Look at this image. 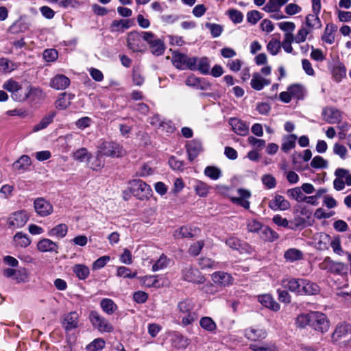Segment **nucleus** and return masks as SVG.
<instances>
[{"label": "nucleus", "mask_w": 351, "mask_h": 351, "mask_svg": "<svg viewBox=\"0 0 351 351\" xmlns=\"http://www.w3.org/2000/svg\"><path fill=\"white\" fill-rule=\"evenodd\" d=\"M37 250L40 252H54L58 253V244L49 239H43L37 243Z\"/></svg>", "instance_id": "nucleus-15"}, {"label": "nucleus", "mask_w": 351, "mask_h": 351, "mask_svg": "<svg viewBox=\"0 0 351 351\" xmlns=\"http://www.w3.org/2000/svg\"><path fill=\"white\" fill-rule=\"evenodd\" d=\"M319 267L322 270L332 273L338 272L343 269L341 264L333 262L329 257L325 258L323 262L319 265Z\"/></svg>", "instance_id": "nucleus-24"}, {"label": "nucleus", "mask_w": 351, "mask_h": 351, "mask_svg": "<svg viewBox=\"0 0 351 351\" xmlns=\"http://www.w3.org/2000/svg\"><path fill=\"white\" fill-rule=\"evenodd\" d=\"M70 84L69 79L64 75H56L51 82V86L57 90H64Z\"/></svg>", "instance_id": "nucleus-26"}, {"label": "nucleus", "mask_w": 351, "mask_h": 351, "mask_svg": "<svg viewBox=\"0 0 351 351\" xmlns=\"http://www.w3.org/2000/svg\"><path fill=\"white\" fill-rule=\"evenodd\" d=\"M350 325L348 324H339L332 335V340L334 341H341L344 337H346L348 335Z\"/></svg>", "instance_id": "nucleus-30"}, {"label": "nucleus", "mask_w": 351, "mask_h": 351, "mask_svg": "<svg viewBox=\"0 0 351 351\" xmlns=\"http://www.w3.org/2000/svg\"><path fill=\"white\" fill-rule=\"evenodd\" d=\"M238 197H232L231 201L245 209L250 208V202L249 199L251 197V192L244 189H239L237 191Z\"/></svg>", "instance_id": "nucleus-12"}, {"label": "nucleus", "mask_w": 351, "mask_h": 351, "mask_svg": "<svg viewBox=\"0 0 351 351\" xmlns=\"http://www.w3.org/2000/svg\"><path fill=\"white\" fill-rule=\"evenodd\" d=\"M143 32H131L127 36V45L134 52L143 51L145 47L142 40Z\"/></svg>", "instance_id": "nucleus-8"}, {"label": "nucleus", "mask_w": 351, "mask_h": 351, "mask_svg": "<svg viewBox=\"0 0 351 351\" xmlns=\"http://www.w3.org/2000/svg\"><path fill=\"white\" fill-rule=\"evenodd\" d=\"M331 237L326 233H319L315 240L316 247L319 250H326L328 248L329 243L330 242Z\"/></svg>", "instance_id": "nucleus-33"}, {"label": "nucleus", "mask_w": 351, "mask_h": 351, "mask_svg": "<svg viewBox=\"0 0 351 351\" xmlns=\"http://www.w3.org/2000/svg\"><path fill=\"white\" fill-rule=\"evenodd\" d=\"M297 136L295 134H291L286 136L282 144V150L285 152H288L290 149H292L295 146V141Z\"/></svg>", "instance_id": "nucleus-44"}, {"label": "nucleus", "mask_w": 351, "mask_h": 351, "mask_svg": "<svg viewBox=\"0 0 351 351\" xmlns=\"http://www.w3.org/2000/svg\"><path fill=\"white\" fill-rule=\"evenodd\" d=\"M172 58L173 64L177 69L195 70V57H190L184 53H177L173 56Z\"/></svg>", "instance_id": "nucleus-6"}, {"label": "nucleus", "mask_w": 351, "mask_h": 351, "mask_svg": "<svg viewBox=\"0 0 351 351\" xmlns=\"http://www.w3.org/2000/svg\"><path fill=\"white\" fill-rule=\"evenodd\" d=\"M258 300L261 304L274 311L280 310L279 304L269 294L259 295Z\"/></svg>", "instance_id": "nucleus-25"}, {"label": "nucleus", "mask_w": 351, "mask_h": 351, "mask_svg": "<svg viewBox=\"0 0 351 351\" xmlns=\"http://www.w3.org/2000/svg\"><path fill=\"white\" fill-rule=\"evenodd\" d=\"M34 207L37 215L43 217H47L53 212L52 204L43 197H38L34 200Z\"/></svg>", "instance_id": "nucleus-9"}, {"label": "nucleus", "mask_w": 351, "mask_h": 351, "mask_svg": "<svg viewBox=\"0 0 351 351\" xmlns=\"http://www.w3.org/2000/svg\"><path fill=\"white\" fill-rule=\"evenodd\" d=\"M302 291L300 295H312L317 294L319 291V287L315 282H311L306 279L301 280Z\"/></svg>", "instance_id": "nucleus-20"}, {"label": "nucleus", "mask_w": 351, "mask_h": 351, "mask_svg": "<svg viewBox=\"0 0 351 351\" xmlns=\"http://www.w3.org/2000/svg\"><path fill=\"white\" fill-rule=\"evenodd\" d=\"M336 31L337 26L332 24L327 25L324 35L322 36V40L328 44H332L335 40Z\"/></svg>", "instance_id": "nucleus-35"}, {"label": "nucleus", "mask_w": 351, "mask_h": 351, "mask_svg": "<svg viewBox=\"0 0 351 351\" xmlns=\"http://www.w3.org/2000/svg\"><path fill=\"white\" fill-rule=\"evenodd\" d=\"M199 324L203 329L208 332H214L217 328L215 322L210 317H203L201 318Z\"/></svg>", "instance_id": "nucleus-45"}, {"label": "nucleus", "mask_w": 351, "mask_h": 351, "mask_svg": "<svg viewBox=\"0 0 351 351\" xmlns=\"http://www.w3.org/2000/svg\"><path fill=\"white\" fill-rule=\"evenodd\" d=\"M245 337L250 341H261L267 336L266 331L260 328L251 327L245 330Z\"/></svg>", "instance_id": "nucleus-17"}, {"label": "nucleus", "mask_w": 351, "mask_h": 351, "mask_svg": "<svg viewBox=\"0 0 351 351\" xmlns=\"http://www.w3.org/2000/svg\"><path fill=\"white\" fill-rule=\"evenodd\" d=\"M133 25V22L130 19H119L114 20L110 25V31L111 32L122 33L125 30L130 28Z\"/></svg>", "instance_id": "nucleus-18"}, {"label": "nucleus", "mask_w": 351, "mask_h": 351, "mask_svg": "<svg viewBox=\"0 0 351 351\" xmlns=\"http://www.w3.org/2000/svg\"><path fill=\"white\" fill-rule=\"evenodd\" d=\"M79 315L73 311L66 314L64 318L63 326L66 330H71L78 326Z\"/></svg>", "instance_id": "nucleus-22"}, {"label": "nucleus", "mask_w": 351, "mask_h": 351, "mask_svg": "<svg viewBox=\"0 0 351 351\" xmlns=\"http://www.w3.org/2000/svg\"><path fill=\"white\" fill-rule=\"evenodd\" d=\"M229 123L232 130L238 135L246 136L249 132V126L237 118H230Z\"/></svg>", "instance_id": "nucleus-16"}, {"label": "nucleus", "mask_w": 351, "mask_h": 351, "mask_svg": "<svg viewBox=\"0 0 351 351\" xmlns=\"http://www.w3.org/2000/svg\"><path fill=\"white\" fill-rule=\"evenodd\" d=\"M281 48V43L277 39H271L267 45V51L272 55L276 56Z\"/></svg>", "instance_id": "nucleus-57"}, {"label": "nucleus", "mask_w": 351, "mask_h": 351, "mask_svg": "<svg viewBox=\"0 0 351 351\" xmlns=\"http://www.w3.org/2000/svg\"><path fill=\"white\" fill-rule=\"evenodd\" d=\"M295 42L293 35H285L284 39L281 43V47L288 53H291L293 51V47L291 43Z\"/></svg>", "instance_id": "nucleus-56"}, {"label": "nucleus", "mask_w": 351, "mask_h": 351, "mask_svg": "<svg viewBox=\"0 0 351 351\" xmlns=\"http://www.w3.org/2000/svg\"><path fill=\"white\" fill-rule=\"evenodd\" d=\"M29 219V216L25 210H18L12 213L8 218L9 226L19 228L24 226Z\"/></svg>", "instance_id": "nucleus-10"}, {"label": "nucleus", "mask_w": 351, "mask_h": 351, "mask_svg": "<svg viewBox=\"0 0 351 351\" xmlns=\"http://www.w3.org/2000/svg\"><path fill=\"white\" fill-rule=\"evenodd\" d=\"M99 156L121 158L125 155V151L123 147L117 142L104 141L101 142L97 146Z\"/></svg>", "instance_id": "nucleus-2"}, {"label": "nucleus", "mask_w": 351, "mask_h": 351, "mask_svg": "<svg viewBox=\"0 0 351 351\" xmlns=\"http://www.w3.org/2000/svg\"><path fill=\"white\" fill-rule=\"evenodd\" d=\"M301 280L297 278H285L281 281V285L286 289H288L290 291L294 292L298 295H300V291L298 290V287L301 286Z\"/></svg>", "instance_id": "nucleus-28"}, {"label": "nucleus", "mask_w": 351, "mask_h": 351, "mask_svg": "<svg viewBox=\"0 0 351 351\" xmlns=\"http://www.w3.org/2000/svg\"><path fill=\"white\" fill-rule=\"evenodd\" d=\"M271 80L263 77L260 73H254L251 80V86L256 90H261L265 86L269 85Z\"/></svg>", "instance_id": "nucleus-21"}, {"label": "nucleus", "mask_w": 351, "mask_h": 351, "mask_svg": "<svg viewBox=\"0 0 351 351\" xmlns=\"http://www.w3.org/2000/svg\"><path fill=\"white\" fill-rule=\"evenodd\" d=\"M269 207L273 210H286L290 208V203L282 195H276L269 201Z\"/></svg>", "instance_id": "nucleus-14"}, {"label": "nucleus", "mask_w": 351, "mask_h": 351, "mask_svg": "<svg viewBox=\"0 0 351 351\" xmlns=\"http://www.w3.org/2000/svg\"><path fill=\"white\" fill-rule=\"evenodd\" d=\"M182 278L188 282L194 283H203L204 282V278L201 275L199 270L191 266H187L182 270Z\"/></svg>", "instance_id": "nucleus-11"}, {"label": "nucleus", "mask_w": 351, "mask_h": 351, "mask_svg": "<svg viewBox=\"0 0 351 351\" xmlns=\"http://www.w3.org/2000/svg\"><path fill=\"white\" fill-rule=\"evenodd\" d=\"M311 32L310 29L307 27L302 25L298 30L295 36H294L295 42L296 43H301L306 40L307 36Z\"/></svg>", "instance_id": "nucleus-52"}, {"label": "nucleus", "mask_w": 351, "mask_h": 351, "mask_svg": "<svg viewBox=\"0 0 351 351\" xmlns=\"http://www.w3.org/2000/svg\"><path fill=\"white\" fill-rule=\"evenodd\" d=\"M195 70L204 75L209 73L210 63L208 58L205 57H195Z\"/></svg>", "instance_id": "nucleus-37"}, {"label": "nucleus", "mask_w": 351, "mask_h": 351, "mask_svg": "<svg viewBox=\"0 0 351 351\" xmlns=\"http://www.w3.org/2000/svg\"><path fill=\"white\" fill-rule=\"evenodd\" d=\"M56 116L55 112H51L45 117H44L40 121L36 124L33 128V132H36L46 128L51 123H52L54 117Z\"/></svg>", "instance_id": "nucleus-36"}, {"label": "nucleus", "mask_w": 351, "mask_h": 351, "mask_svg": "<svg viewBox=\"0 0 351 351\" xmlns=\"http://www.w3.org/2000/svg\"><path fill=\"white\" fill-rule=\"evenodd\" d=\"M3 88L12 94V98L16 101L26 100L31 93L32 88L29 86L23 87L16 81L10 79L5 82Z\"/></svg>", "instance_id": "nucleus-1"}, {"label": "nucleus", "mask_w": 351, "mask_h": 351, "mask_svg": "<svg viewBox=\"0 0 351 351\" xmlns=\"http://www.w3.org/2000/svg\"><path fill=\"white\" fill-rule=\"evenodd\" d=\"M16 68V64L5 58H0V70L4 73H10Z\"/></svg>", "instance_id": "nucleus-50"}, {"label": "nucleus", "mask_w": 351, "mask_h": 351, "mask_svg": "<svg viewBox=\"0 0 351 351\" xmlns=\"http://www.w3.org/2000/svg\"><path fill=\"white\" fill-rule=\"evenodd\" d=\"M14 243L18 247H27L31 243V240L26 234L17 232L14 236Z\"/></svg>", "instance_id": "nucleus-38"}, {"label": "nucleus", "mask_w": 351, "mask_h": 351, "mask_svg": "<svg viewBox=\"0 0 351 351\" xmlns=\"http://www.w3.org/2000/svg\"><path fill=\"white\" fill-rule=\"evenodd\" d=\"M32 160L27 155L21 156L13 165V169L19 171H26L31 165Z\"/></svg>", "instance_id": "nucleus-32"}, {"label": "nucleus", "mask_w": 351, "mask_h": 351, "mask_svg": "<svg viewBox=\"0 0 351 351\" xmlns=\"http://www.w3.org/2000/svg\"><path fill=\"white\" fill-rule=\"evenodd\" d=\"M73 271L77 277L80 280H84L89 276V268L82 264H77L73 266Z\"/></svg>", "instance_id": "nucleus-41"}, {"label": "nucleus", "mask_w": 351, "mask_h": 351, "mask_svg": "<svg viewBox=\"0 0 351 351\" xmlns=\"http://www.w3.org/2000/svg\"><path fill=\"white\" fill-rule=\"evenodd\" d=\"M101 308L102 310L108 315L113 314L117 309V306L111 300L108 298H104L101 301Z\"/></svg>", "instance_id": "nucleus-40"}, {"label": "nucleus", "mask_w": 351, "mask_h": 351, "mask_svg": "<svg viewBox=\"0 0 351 351\" xmlns=\"http://www.w3.org/2000/svg\"><path fill=\"white\" fill-rule=\"evenodd\" d=\"M169 259L165 255H161L152 266V271H156L167 267Z\"/></svg>", "instance_id": "nucleus-60"}, {"label": "nucleus", "mask_w": 351, "mask_h": 351, "mask_svg": "<svg viewBox=\"0 0 351 351\" xmlns=\"http://www.w3.org/2000/svg\"><path fill=\"white\" fill-rule=\"evenodd\" d=\"M228 14L231 21L234 23H240L243 19V15L239 10L230 9L228 11Z\"/></svg>", "instance_id": "nucleus-63"}, {"label": "nucleus", "mask_w": 351, "mask_h": 351, "mask_svg": "<svg viewBox=\"0 0 351 351\" xmlns=\"http://www.w3.org/2000/svg\"><path fill=\"white\" fill-rule=\"evenodd\" d=\"M137 272H132L130 268L124 266H120L117 267V276L119 277L134 278L136 276Z\"/></svg>", "instance_id": "nucleus-53"}, {"label": "nucleus", "mask_w": 351, "mask_h": 351, "mask_svg": "<svg viewBox=\"0 0 351 351\" xmlns=\"http://www.w3.org/2000/svg\"><path fill=\"white\" fill-rule=\"evenodd\" d=\"M304 26L307 27V28L310 29L311 31L315 27H320V20L317 16V14L307 15L306 17V23Z\"/></svg>", "instance_id": "nucleus-49"}, {"label": "nucleus", "mask_w": 351, "mask_h": 351, "mask_svg": "<svg viewBox=\"0 0 351 351\" xmlns=\"http://www.w3.org/2000/svg\"><path fill=\"white\" fill-rule=\"evenodd\" d=\"M72 98L73 96L71 95L62 93L56 102V107L62 110L66 108L70 105Z\"/></svg>", "instance_id": "nucleus-46"}, {"label": "nucleus", "mask_w": 351, "mask_h": 351, "mask_svg": "<svg viewBox=\"0 0 351 351\" xmlns=\"http://www.w3.org/2000/svg\"><path fill=\"white\" fill-rule=\"evenodd\" d=\"M210 187L205 182L197 180L194 185V190L197 195L200 197H205L208 195Z\"/></svg>", "instance_id": "nucleus-43"}, {"label": "nucleus", "mask_w": 351, "mask_h": 351, "mask_svg": "<svg viewBox=\"0 0 351 351\" xmlns=\"http://www.w3.org/2000/svg\"><path fill=\"white\" fill-rule=\"evenodd\" d=\"M104 346L105 341L101 338H97L88 344L86 346V351H99L104 347Z\"/></svg>", "instance_id": "nucleus-58"}, {"label": "nucleus", "mask_w": 351, "mask_h": 351, "mask_svg": "<svg viewBox=\"0 0 351 351\" xmlns=\"http://www.w3.org/2000/svg\"><path fill=\"white\" fill-rule=\"evenodd\" d=\"M285 258L289 262L301 260L303 257L302 252L295 248H290L285 252Z\"/></svg>", "instance_id": "nucleus-39"}, {"label": "nucleus", "mask_w": 351, "mask_h": 351, "mask_svg": "<svg viewBox=\"0 0 351 351\" xmlns=\"http://www.w3.org/2000/svg\"><path fill=\"white\" fill-rule=\"evenodd\" d=\"M205 26L210 30L211 35L214 38L219 37L223 32V27L219 24L206 23Z\"/></svg>", "instance_id": "nucleus-61"}, {"label": "nucleus", "mask_w": 351, "mask_h": 351, "mask_svg": "<svg viewBox=\"0 0 351 351\" xmlns=\"http://www.w3.org/2000/svg\"><path fill=\"white\" fill-rule=\"evenodd\" d=\"M332 77L337 82L341 81L346 77V71L344 66L339 64L332 69Z\"/></svg>", "instance_id": "nucleus-54"}, {"label": "nucleus", "mask_w": 351, "mask_h": 351, "mask_svg": "<svg viewBox=\"0 0 351 351\" xmlns=\"http://www.w3.org/2000/svg\"><path fill=\"white\" fill-rule=\"evenodd\" d=\"M206 176L212 180H216L221 176V171L219 168L214 166H208L204 169Z\"/></svg>", "instance_id": "nucleus-48"}, {"label": "nucleus", "mask_w": 351, "mask_h": 351, "mask_svg": "<svg viewBox=\"0 0 351 351\" xmlns=\"http://www.w3.org/2000/svg\"><path fill=\"white\" fill-rule=\"evenodd\" d=\"M324 119L329 123H336L340 121L341 112L335 108H326L323 112Z\"/></svg>", "instance_id": "nucleus-31"}, {"label": "nucleus", "mask_w": 351, "mask_h": 351, "mask_svg": "<svg viewBox=\"0 0 351 351\" xmlns=\"http://www.w3.org/2000/svg\"><path fill=\"white\" fill-rule=\"evenodd\" d=\"M278 27L285 32V35H293V32L295 28V25L293 22L284 21L278 24Z\"/></svg>", "instance_id": "nucleus-59"}, {"label": "nucleus", "mask_w": 351, "mask_h": 351, "mask_svg": "<svg viewBox=\"0 0 351 351\" xmlns=\"http://www.w3.org/2000/svg\"><path fill=\"white\" fill-rule=\"evenodd\" d=\"M213 282L221 287H228L233 284L234 278L228 273L224 271H216L211 276Z\"/></svg>", "instance_id": "nucleus-13"}, {"label": "nucleus", "mask_w": 351, "mask_h": 351, "mask_svg": "<svg viewBox=\"0 0 351 351\" xmlns=\"http://www.w3.org/2000/svg\"><path fill=\"white\" fill-rule=\"evenodd\" d=\"M195 304L189 300H185L178 302V309L179 312L183 314L190 313L193 311Z\"/></svg>", "instance_id": "nucleus-47"}, {"label": "nucleus", "mask_w": 351, "mask_h": 351, "mask_svg": "<svg viewBox=\"0 0 351 351\" xmlns=\"http://www.w3.org/2000/svg\"><path fill=\"white\" fill-rule=\"evenodd\" d=\"M262 18V14L257 10H252L247 13V21L252 25L256 24Z\"/></svg>", "instance_id": "nucleus-64"}, {"label": "nucleus", "mask_w": 351, "mask_h": 351, "mask_svg": "<svg viewBox=\"0 0 351 351\" xmlns=\"http://www.w3.org/2000/svg\"><path fill=\"white\" fill-rule=\"evenodd\" d=\"M199 231V229L197 227L182 226L175 232L174 236L176 238H191L196 236Z\"/></svg>", "instance_id": "nucleus-23"}, {"label": "nucleus", "mask_w": 351, "mask_h": 351, "mask_svg": "<svg viewBox=\"0 0 351 351\" xmlns=\"http://www.w3.org/2000/svg\"><path fill=\"white\" fill-rule=\"evenodd\" d=\"M310 326L316 331L326 332L330 328V322L326 316L318 311H311Z\"/></svg>", "instance_id": "nucleus-5"}, {"label": "nucleus", "mask_w": 351, "mask_h": 351, "mask_svg": "<svg viewBox=\"0 0 351 351\" xmlns=\"http://www.w3.org/2000/svg\"><path fill=\"white\" fill-rule=\"evenodd\" d=\"M143 39L147 43L154 55L160 56L164 53L165 49L164 41L158 38L154 33L143 32Z\"/></svg>", "instance_id": "nucleus-3"}, {"label": "nucleus", "mask_w": 351, "mask_h": 351, "mask_svg": "<svg viewBox=\"0 0 351 351\" xmlns=\"http://www.w3.org/2000/svg\"><path fill=\"white\" fill-rule=\"evenodd\" d=\"M293 97L298 99H302L304 93V87L300 84H293L288 88Z\"/></svg>", "instance_id": "nucleus-51"}, {"label": "nucleus", "mask_w": 351, "mask_h": 351, "mask_svg": "<svg viewBox=\"0 0 351 351\" xmlns=\"http://www.w3.org/2000/svg\"><path fill=\"white\" fill-rule=\"evenodd\" d=\"M250 348L253 351H278L277 347L274 344L266 343L262 346L252 344Z\"/></svg>", "instance_id": "nucleus-62"}, {"label": "nucleus", "mask_w": 351, "mask_h": 351, "mask_svg": "<svg viewBox=\"0 0 351 351\" xmlns=\"http://www.w3.org/2000/svg\"><path fill=\"white\" fill-rule=\"evenodd\" d=\"M311 312L308 313H301L295 319V325L297 328L303 329L311 325Z\"/></svg>", "instance_id": "nucleus-34"}, {"label": "nucleus", "mask_w": 351, "mask_h": 351, "mask_svg": "<svg viewBox=\"0 0 351 351\" xmlns=\"http://www.w3.org/2000/svg\"><path fill=\"white\" fill-rule=\"evenodd\" d=\"M67 232V225L65 223H60L49 229L47 234L49 237H56L58 239H62L66 235Z\"/></svg>", "instance_id": "nucleus-27"}, {"label": "nucleus", "mask_w": 351, "mask_h": 351, "mask_svg": "<svg viewBox=\"0 0 351 351\" xmlns=\"http://www.w3.org/2000/svg\"><path fill=\"white\" fill-rule=\"evenodd\" d=\"M171 343L176 348H184L189 344V339L180 334L175 333L171 339Z\"/></svg>", "instance_id": "nucleus-42"}, {"label": "nucleus", "mask_w": 351, "mask_h": 351, "mask_svg": "<svg viewBox=\"0 0 351 351\" xmlns=\"http://www.w3.org/2000/svg\"><path fill=\"white\" fill-rule=\"evenodd\" d=\"M302 190L301 188L295 187V188L287 190V193L289 197H291L298 202H302V201H303V198L305 196L302 193Z\"/></svg>", "instance_id": "nucleus-55"}, {"label": "nucleus", "mask_w": 351, "mask_h": 351, "mask_svg": "<svg viewBox=\"0 0 351 351\" xmlns=\"http://www.w3.org/2000/svg\"><path fill=\"white\" fill-rule=\"evenodd\" d=\"M128 184L130 191L138 199H144L151 195V187L141 180H133Z\"/></svg>", "instance_id": "nucleus-4"}, {"label": "nucleus", "mask_w": 351, "mask_h": 351, "mask_svg": "<svg viewBox=\"0 0 351 351\" xmlns=\"http://www.w3.org/2000/svg\"><path fill=\"white\" fill-rule=\"evenodd\" d=\"M186 150L189 160L193 161L203 150L202 143L197 140L191 141L186 145Z\"/></svg>", "instance_id": "nucleus-19"}, {"label": "nucleus", "mask_w": 351, "mask_h": 351, "mask_svg": "<svg viewBox=\"0 0 351 351\" xmlns=\"http://www.w3.org/2000/svg\"><path fill=\"white\" fill-rule=\"evenodd\" d=\"M89 319L93 327L101 332H111L114 329L112 325L97 311H91Z\"/></svg>", "instance_id": "nucleus-7"}, {"label": "nucleus", "mask_w": 351, "mask_h": 351, "mask_svg": "<svg viewBox=\"0 0 351 351\" xmlns=\"http://www.w3.org/2000/svg\"><path fill=\"white\" fill-rule=\"evenodd\" d=\"M72 158L79 162L89 161L92 158V154L85 147H81L76 149L71 154Z\"/></svg>", "instance_id": "nucleus-29"}]
</instances>
